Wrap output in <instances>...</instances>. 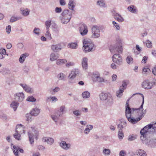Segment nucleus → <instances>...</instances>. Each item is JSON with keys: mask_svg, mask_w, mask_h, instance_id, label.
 <instances>
[{"mask_svg": "<svg viewBox=\"0 0 156 156\" xmlns=\"http://www.w3.org/2000/svg\"><path fill=\"white\" fill-rule=\"evenodd\" d=\"M38 131L36 130L34 127H31L30 130L28 132V136L29 138L30 142V144H32L34 143V134L35 136L37 133Z\"/></svg>", "mask_w": 156, "mask_h": 156, "instance_id": "8", "label": "nucleus"}, {"mask_svg": "<svg viewBox=\"0 0 156 156\" xmlns=\"http://www.w3.org/2000/svg\"><path fill=\"white\" fill-rule=\"evenodd\" d=\"M97 4L101 7H105V4L104 0H98L97 2Z\"/></svg>", "mask_w": 156, "mask_h": 156, "instance_id": "45", "label": "nucleus"}, {"mask_svg": "<svg viewBox=\"0 0 156 156\" xmlns=\"http://www.w3.org/2000/svg\"><path fill=\"white\" fill-rule=\"evenodd\" d=\"M74 65V63L73 62H68L66 64L67 67L69 68L71 66H73Z\"/></svg>", "mask_w": 156, "mask_h": 156, "instance_id": "59", "label": "nucleus"}, {"mask_svg": "<svg viewBox=\"0 0 156 156\" xmlns=\"http://www.w3.org/2000/svg\"><path fill=\"white\" fill-rule=\"evenodd\" d=\"M136 139V137L133 135H130L128 137V140L129 141H133Z\"/></svg>", "mask_w": 156, "mask_h": 156, "instance_id": "56", "label": "nucleus"}, {"mask_svg": "<svg viewBox=\"0 0 156 156\" xmlns=\"http://www.w3.org/2000/svg\"><path fill=\"white\" fill-rule=\"evenodd\" d=\"M32 115L30 113H27L26 115V120L28 121H31L33 119V118L32 117Z\"/></svg>", "mask_w": 156, "mask_h": 156, "instance_id": "42", "label": "nucleus"}, {"mask_svg": "<svg viewBox=\"0 0 156 156\" xmlns=\"http://www.w3.org/2000/svg\"><path fill=\"white\" fill-rule=\"evenodd\" d=\"M33 33L37 35H39L40 34V29L39 28H35L33 30Z\"/></svg>", "mask_w": 156, "mask_h": 156, "instance_id": "55", "label": "nucleus"}, {"mask_svg": "<svg viewBox=\"0 0 156 156\" xmlns=\"http://www.w3.org/2000/svg\"><path fill=\"white\" fill-rule=\"evenodd\" d=\"M94 47V43L91 41L84 39L83 41V49L85 52L91 51Z\"/></svg>", "mask_w": 156, "mask_h": 156, "instance_id": "4", "label": "nucleus"}, {"mask_svg": "<svg viewBox=\"0 0 156 156\" xmlns=\"http://www.w3.org/2000/svg\"><path fill=\"white\" fill-rule=\"evenodd\" d=\"M0 72L3 75L9 74L10 71L8 69L3 68L1 70Z\"/></svg>", "mask_w": 156, "mask_h": 156, "instance_id": "37", "label": "nucleus"}, {"mask_svg": "<svg viewBox=\"0 0 156 156\" xmlns=\"http://www.w3.org/2000/svg\"><path fill=\"white\" fill-rule=\"evenodd\" d=\"M88 59L87 58L84 57L83 58L82 61V64L83 69H86L87 68Z\"/></svg>", "mask_w": 156, "mask_h": 156, "instance_id": "28", "label": "nucleus"}, {"mask_svg": "<svg viewBox=\"0 0 156 156\" xmlns=\"http://www.w3.org/2000/svg\"><path fill=\"white\" fill-rule=\"evenodd\" d=\"M13 145V144H11V148H12V147H13V148L12 149V150L13 152L16 156H19V155L18 151H19L21 153H24V151L23 149L20 148L18 146H15V145H13V147H12Z\"/></svg>", "mask_w": 156, "mask_h": 156, "instance_id": "16", "label": "nucleus"}, {"mask_svg": "<svg viewBox=\"0 0 156 156\" xmlns=\"http://www.w3.org/2000/svg\"><path fill=\"white\" fill-rule=\"evenodd\" d=\"M119 138L120 140H122L124 137V134L122 130H119L118 134Z\"/></svg>", "mask_w": 156, "mask_h": 156, "instance_id": "50", "label": "nucleus"}, {"mask_svg": "<svg viewBox=\"0 0 156 156\" xmlns=\"http://www.w3.org/2000/svg\"><path fill=\"white\" fill-rule=\"evenodd\" d=\"M23 89L27 93H32L33 92V89L30 87L29 85L26 83H20V84Z\"/></svg>", "mask_w": 156, "mask_h": 156, "instance_id": "18", "label": "nucleus"}, {"mask_svg": "<svg viewBox=\"0 0 156 156\" xmlns=\"http://www.w3.org/2000/svg\"><path fill=\"white\" fill-rule=\"evenodd\" d=\"M73 114L76 116H80L81 115V113L78 110H76L73 111Z\"/></svg>", "mask_w": 156, "mask_h": 156, "instance_id": "58", "label": "nucleus"}, {"mask_svg": "<svg viewBox=\"0 0 156 156\" xmlns=\"http://www.w3.org/2000/svg\"><path fill=\"white\" fill-rule=\"evenodd\" d=\"M136 154L138 156H147L146 152L142 149L136 150Z\"/></svg>", "mask_w": 156, "mask_h": 156, "instance_id": "29", "label": "nucleus"}, {"mask_svg": "<svg viewBox=\"0 0 156 156\" xmlns=\"http://www.w3.org/2000/svg\"><path fill=\"white\" fill-rule=\"evenodd\" d=\"M92 78L93 81L94 82L106 83L107 81V80L101 77L100 74L98 72H94L93 73Z\"/></svg>", "mask_w": 156, "mask_h": 156, "instance_id": "6", "label": "nucleus"}, {"mask_svg": "<svg viewBox=\"0 0 156 156\" xmlns=\"http://www.w3.org/2000/svg\"><path fill=\"white\" fill-rule=\"evenodd\" d=\"M152 127V125L149 124L145 126L140 131V133L141 134L140 136V139L141 140H143L147 134V133L149 131V129H151Z\"/></svg>", "mask_w": 156, "mask_h": 156, "instance_id": "7", "label": "nucleus"}, {"mask_svg": "<svg viewBox=\"0 0 156 156\" xmlns=\"http://www.w3.org/2000/svg\"><path fill=\"white\" fill-rule=\"evenodd\" d=\"M7 83L10 86L12 85L14 83V80L12 79L9 80L7 81Z\"/></svg>", "mask_w": 156, "mask_h": 156, "instance_id": "63", "label": "nucleus"}, {"mask_svg": "<svg viewBox=\"0 0 156 156\" xmlns=\"http://www.w3.org/2000/svg\"><path fill=\"white\" fill-rule=\"evenodd\" d=\"M60 146L63 149L67 150L69 149L71 147V144L67 143L65 141H62L59 144Z\"/></svg>", "mask_w": 156, "mask_h": 156, "instance_id": "19", "label": "nucleus"}, {"mask_svg": "<svg viewBox=\"0 0 156 156\" xmlns=\"http://www.w3.org/2000/svg\"><path fill=\"white\" fill-rule=\"evenodd\" d=\"M19 105V103L15 101H12L10 104V106L12 108L14 111L16 110L18 106Z\"/></svg>", "mask_w": 156, "mask_h": 156, "instance_id": "35", "label": "nucleus"}, {"mask_svg": "<svg viewBox=\"0 0 156 156\" xmlns=\"http://www.w3.org/2000/svg\"><path fill=\"white\" fill-rule=\"evenodd\" d=\"M126 155V152L124 151H121L119 154V156H125Z\"/></svg>", "mask_w": 156, "mask_h": 156, "instance_id": "64", "label": "nucleus"}, {"mask_svg": "<svg viewBox=\"0 0 156 156\" xmlns=\"http://www.w3.org/2000/svg\"><path fill=\"white\" fill-rule=\"evenodd\" d=\"M60 90V88L58 87H56L55 88H51L49 89V92L52 94H54L58 92Z\"/></svg>", "mask_w": 156, "mask_h": 156, "instance_id": "32", "label": "nucleus"}, {"mask_svg": "<svg viewBox=\"0 0 156 156\" xmlns=\"http://www.w3.org/2000/svg\"><path fill=\"white\" fill-rule=\"evenodd\" d=\"M51 24V20H48L45 22V25L46 30H49V28L50 27Z\"/></svg>", "mask_w": 156, "mask_h": 156, "instance_id": "48", "label": "nucleus"}, {"mask_svg": "<svg viewBox=\"0 0 156 156\" xmlns=\"http://www.w3.org/2000/svg\"><path fill=\"white\" fill-rule=\"evenodd\" d=\"M110 94L108 93L102 92L99 94V97L101 100L105 101Z\"/></svg>", "mask_w": 156, "mask_h": 156, "instance_id": "24", "label": "nucleus"}, {"mask_svg": "<svg viewBox=\"0 0 156 156\" xmlns=\"http://www.w3.org/2000/svg\"><path fill=\"white\" fill-rule=\"evenodd\" d=\"M60 116L58 115L57 114L55 113V114L51 115V117L54 121L57 122L59 119V117Z\"/></svg>", "mask_w": 156, "mask_h": 156, "instance_id": "38", "label": "nucleus"}, {"mask_svg": "<svg viewBox=\"0 0 156 156\" xmlns=\"http://www.w3.org/2000/svg\"><path fill=\"white\" fill-rule=\"evenodd\" d=\"M59 57V54L55 52H52L50 55V60L51 61L53 62L56 60Z\"/></svg>", "mask_w": 156, "mask_h": 156, "instance_id": "21", "label": "nucleus"}, {"mask_svg": "<svg viewBox=\"0 0 156 156\" xmlns=\"http://www.w3.org/2000/svg\"><path fill=\"white\" fill-rule=\"evenodd\" d=\"M136 94L141 95L143 98L142 103L140 107L138 108H130L129 105V102H126V106L125 115L128 121L130 123L135 124L140 120L146 114V111L143 109L144 102V96L140 93H137L133 94L132 97Z\"/></svg>", "mask_w": 156, "mask_h": 156, "instance_id": "1", "label": "nucleus"}, {"mask_svg": "<svg viewBox=\"0 0 156 156\" xmlns=\"http://www.w3.org/2000/svg\"><path fill=\"white\" fill-rule=\"evenodd\" d=\"M76 3L74 0H69L68 5L69 8L72 10H73L75 7Z\"/></svg>", "mask_w": 156, "mask_h": 156, "instance_id": "30", "label": "nucleus"}, {"mask_svg": "<svg viewBox=\"0 0 156 156\" xmlns=\"http://www.w3.org/2000/svg\"><path fill=\"white\" fill-rule=\"evenodd\" d=\"M14 97L16 101H22L24 98V95L23 92H18L14 94Z\"/></svg>", "mask_w": 156, "mask_h": 156, "instance_id": "15", "label": "nucleus"}, {"mask_svg": "<svg viewBox=\"0 0 156 156\" xmlns=\"http://www.w3.org/2000/svg\"><path fill=\"white\" fill-rule=\"evenodd\" d=\"M127 85V84L126 81L124 80L122 81V86L120 87V88L123 89V90H124L125 89H126Z\"/></svg>", "mask_w": 156, "mask_h": 156, "instance_id": "54", "label": "nucleus"}, {"mask_svg": "<svg viewBox=\"0 0 156 156\" xmlns=\"http://www.w3.org/2000/svg\"><path fill=\"white\" fill-rule=\"evenodd\" d=\"M126 61L127 63L129 64H132L133 62V59L130 56H128L126 57Z\"/></svg>", "mask_w": 156, "mask_h": 156, "instance_id": "43", "label": "nucleus"}, {"mask_svg": "<svg viewBox=\"0 0 156 156\" xmlns=\"http://www.w3.org/2000/svg\"><path fill=\"white\" fill-rule=\"evenodd\" d=\"M110 51L111 53H113L115 52L122 53V46L120 45L114 46L112 48H110Z\"/></svg>", "mask_w": 156, "mask_h": 156, "instance_id": "17", "label": "nucleus"}, {"mask_svg": "<svg viewBox=\"0 0 156 156\" xmlns=\"http://www.w3.org/2000/svg\"><path fill=\"white\" fill-rule=\"evenodd\" d=\"M91 37L94 38H98L100 36L99 27L97 25H93L91 28Z\"/></svg>", "mask_w": 156, "mask_h": 156, "instance_id": "5", "label": "nucleus"}, {"mask_svg": "<svg viewBox=\"0 0 156 156\" xmlns=\"http://www.w3.org/2000/svg\"><path fill=\"white\" fill-rule=\"evenodd\" d=\"M146 45L147 48H151L152 46V44L150 41L147 40L146 41Z\"/></svg>", "mask_w": 156, "mask_h": 156, "instance_id": "57", "label": "nucleus"}, {"mask_svg": "<svg viewBox=\"0 0 156 156\" xmlns=\"http://www.w3.org/2000/svg\"><path fill=\"white\" fill-rule=\"evenodd\" d=\"M26 100L28 101L35 102L36 101V99L33 96H31L28 97Z\"/></svg>", "mask_w": 156, "mask_h": 156, "instance_id": "52", "label": "nucleus"}, {"mask_svg": "<svg viewBox=\"0 0 156 156\" xmlns=\"http://www.w3.org/2000/svg\"><path fill=\"white\" fill-rule=\"evenodd\" d=\"M79 70L78 69H75L74 70L71 72V73L69 74V83H73L74 82L72 81L76 77V76L79 73Z\"/></svg>", "mask_w": 156, "mask_h": 156, "instance_id": "14", "label": "nucleus"}, {"mask_svg": "<svg viewBox=\"0 0 156 156\" xmlns=\"http://www.w3.org/2000/svg\"><path fill=\"white\" fill-rule=\"evenodd\" d=\"M112 24L114 27L115 28L116 30H119L120 29V27L118 23L114 21L112 22Z\"/></svg>", "mask_w": 156, "mask_h": 156, "instance_id": "53", "label": "nucleus"}, {"mask_svg": "<svg viewBox=\"0 0 156 156\" xmlns=\"http://www.w3.org/2000/svg\"><path fill=\"white\" fill-rule=\"evenodd\" d=\"M111 151L108 149H104L103 150V153L105 155H109L110 154Z\"/></svg>", "mask_w": 156, "mask_h": 156, "instance_id": "49", "label": "nucleus"}, {"mask_svg": "<svg viewBox=\"0 0 156 156\" xmlns=\"http://www.w3.org/2000/svg\"><path fill=\"white\" fill-rule=\"evenodd\" d=\"M113 61L117 65L120 66L122 64V57L119 54H114L112 57Z\"/></svg>", "mask_w": 156, "mask_h": 156, "instance_id": "10", "label": "nucleus"}, {"mask_svg": "<svg viewBox=\"0 0 156 156\" xmlns=\"http://www.w3.org/2000/svg\"><path fill=\"white\" fill-rule=\"evenodd\" d=\"M49 30H46L45 33V36L48 39L50 40L52 39V37Z\"/></svg>", "mask_w": 156, "mask_h": 156, "instance_id": "46", "label": "nucleus"}, {"mask_svg": "<svg viewBox=\"0 0 156 156\" xmlns=\"http://www.w3.org/2000/svg\"><path fill=\"white\" fill-rule=\"evenodd\" d=\"M42 141L44 142H46L48 144H52L54 142V139L49 137H44L42 139Z\"/></svg>", "mask_w": 156, "mask_h": 156, "instance_id": "23", "label": "nucleus"}, {"mask_svg": "<svg viewBox=\"0 0 156 156\" xmlns=\"http://www.w3.org/2000/svg\"><path fill=\"white\" fill-rule=\"evenodd\" d=\"M151 72L150 69L147 67H144L143 69L142 73L143 74H147Z\"/></svg>", "mask_w": 156, "mask_h": 156, "instance_id": "41", "label": "nucleus"}, {"mask_svg": "<svg viewBox=\"0 0 156 156\" xmlns=\"http://www.w3.org/2000/svg\"><path fill=\"white\" fill-rule=\"evenodd\" d=\"M106 105L108 106L112 105L113 103V99L111 95H110L105 101Z\"/></svg>", "mask_w": 156, "mask_h": 156, "instance_id": "22", "label": "nucleus"}, {"mask_svg": "<svg viewBox=\"0 0 156 156\" xmlns=\"http://www.w3.org/2000/svg\"><path fill=\"white\" fill-rule=\"evenodd\" d=\"M21 19V17H20L12 16L11 17L10 21L11 22L13 23Z\"/></svg>", "mask_w": 156, "mask_h": 156, "instance_id": "44", "label": "nucleus"}, {"mask_svg": "<svg viewBox=\"0 0 156 156\" xmlns=\"http://www.w3.org/2000/svg\"><path fill=\"white\" fill-rule=\"evenodd\" d=\"M60 16L61 23L63 24H66L69 22L72 16V12L68 9L64 10L61 14Z\"/></svg>", "mask_w": 156, "mask_h": 156, "instance_id": "2", "label": "nucleus"}, {"mask_svg": "<svg viewBox=\"0 0 156 156\" xmlns=\"http://www.w3.org/2000/svg\"><path fill=\"white\" fill-rule=\"evenodd\" d=\"M55 11L56 13H60L62 11V9L61 7H57L55 8Z\"/></svg>", "mask_w": 156, "mask_h": 156, "instance_id": "60", "label": "nucleus"}, {"mask_svg": "<svg viewBox=\"0 0 156 156\" xmlns=\"http://www.w3.org/2000/svg\"><path fill=\"white\" fill-rule=\"evenodd\" d=\"M69 48L72 49L76 48L77 47V44L76 43H72L69 44L68 45Z\"/></svg>", "mask_w": 156, "mask_h": 156, "instance_id": "40", "label": "nucleus"}, {"mask_svg": "<svg viewBox=\"0 0 156 156\" xmlns=\"http://www.w3.org/2000/svg\"><path fill=\"white\" fill-rule=\"evenodd\" d=\"M66 107L64 105H62L55 111V114L59 116H61L65 111Z\"/></svg>", "mask_w": 156, "mask_h": 156, "instance_id": "20", "label": "nucleus"}, {"mask_svg": "<svg viewBox=\"0 0 156 156\" xmlns=\"http://www.w3.org/2000/svg\"><path fill=\"white\" fill-rule=\"evenodd\" d=\"M65 47V45L63 42H60L55 44H53L51 46L52 50L55 52H58L62 49Z\"/></svg>", "mask_w": 156, "mask_h": 156, "instance_id": "9", "label": "nucleus"}, {"mask_svg": "<svg viewBox=\"0 0 156 156\" xmlns=\"http://www.w3.org/2000/svg\"><path fill=\"white\" fill-rule=\"evenodd\" d=\"M58 77L59 79L60 80H64L66 78V76L63 73H59Z\"/></svg>", "mask_w": 156, "mask_h": 156, "instance_id": "47", "label": "nucleus"}, {"mask_svg": "<svg viewBox=\"0 0 156 156\" xmlns=\"http://www.w3.org/2000/svg\"><path fill=\"white\" fill-rule=\"evenodd\" d=\"M93 128V126L91 125H88L87 126V127L84 130V132L86 134H88Z\"/></svg>", "mask_w": 156, "mask_h": 156, "instance_id": "34", "label": "nucleus"}, {"mask_svg": "<svg viewBox=\"0 0 156 156\" xmlns=\"http://www.w3.org/2000/svg\"><path fill=\"white\" fill-rule=\"evenodd\" d=\"M154 84V82H150L148 80H147L144 81L142 82V87L145 89L149 90L151 89Z\"/></svg>", "mask_w": 156, "mask_h": 156, "instance_id": "13", "label": "nucleus"}, {"mask_svg": "<svg viewBox=\"0 0 156 156\" xmlns=\"http://www.w3.org/2000/svg\"><path fill=\"white\" fill-rule=\"evenodd\" d=\"M20 10L21 14L24 16H27L29 14L30 10L27 8L23 9L21 8H20Z\"/></svg>", "mask_w": 156, "mask_h": 156, "instance_id": "27", "label": "nucleus"}, {"mask_svg": "<svg viewBox=\"0 0 156 156\" xmlns=\"http://www.w3.org/2000/svg\"><path fill=\"white\" fill-rule=\"evenodd\" d=\"M79 30L81 35L82 36L86 35L88 31L87 26L83 23H80L79 25Z\"/></svg>", "mask_w": 156, "mask_h": 156, "instance_id": "12", "label": "nucleus"}, {"mask_svg": "<svg viewBox=\"0 0 156 156\" xmlns=\"http://www.w3.org/2000/svg\"><path fill=\"white\" fill-rule=\"evenodd\" d=\"M82 96L83 98H87L90 97V94L87 91H85L82 93Z\"/></svg>", "mask_w": 156, "mask_h": 156, "instance_id": "36", "label": "nucleus"}, {"mask_svg": "<svg viewBox=\"0 0 156 156\" xmlns=\"http://www.w3.org/2000/svg\"><path fill=\"white\" fill-rule=\"evenodd\" d=\"M28 56V54L27 53L21 55L19 58V62L21 63H23L24 62L26 58Z\"/></svg>", "mask_w": 156, "mask_h": 156, "instance_id": "31", "label": "nucleus"}, {"mask_svg": "<svg viewBox=\"0 0 156 156\" xmlns=\"http://www.w3.org/2000/svg\"><path fill=\"white\" fill-rule=\"evenodd\" d=\"M141 140L143 141L144 144L151 147H154L156 144V139L148 140L146 138V137H145L143 140Z\"/></svg>", "mask_w": 156, "mask_h": 156, "instance_id": "11", "label": "nucleus"}, {"mask_svg": "<svg viewBox=\"0 0 156 156\" xmlns=\"http://www.w3.org/2000/svg\"><path fill=\"white\" fill-rule=\"evenodd\" d=\"M124 91V90L120 88H119V90L116 92V94L117 97L119 98L121 97L122 95V94Z\"/></svg>", "mask_w": 156, "mask_h": 156, "instance_id": "39", "label": "nucleus"}, {"mask_svg": "<svg viewBox=\"0 0 156 156\" xmlns=\"http://www.w3.org/2000/svg\"><path fill=\"white\" fill-rule=\"evenodd\" d=\"M50 98L51 99L52 102H56L58 100L57 98L55 96L52 97Z\"/></svg>", "mask_w": 156, "mask_h": 156, "instance_id": "61", "label": "nucleus"}, {"mask_svg": "<svg viewBox=\"0 0 156 156\" xmlns=\"http://www.w3.org/2000/svg\"><path fill=\"white\" fill-rule=\"evenodd\" d=\"M24 126L21 124L17 125L16 129V133L14 134L15 138L18 140L21 139V134L25 133Z\"/></svg>", "mask_w": 156, "mask_h": 156, "instance_id": "3", "label": "nucleus"}, {"mask_svg": "<svg viewBox=\"0 0 156 156\" xmlns=\"http://www.w3.org/2000/svg\"><path fill=\"white\" fill-rule=\"evenodd\" d=\"M127 9L129 11L132 12H134L136 11V9L134 8V6L133 5L128 6Z\"/></svg>", "mask_w": 156, "mask_h": 156, "instance_id": "51", "label": "nucleus"}, {"mask_svg": "<svg viewBox=\"0 0 156 156\" xmlns=\"http://www.w3.org/2000/svg\"><path fill=\"white\" fill-rule=\"evenodd\" d=\"M113 16L114 18L119 22H122L124 20L123 18L118 13H114Z\"/></svg>", "mask_w": 156, "mask_h": 156, "instance_id": "25", "label": "nucleus"}, {"mask_svg": "<svg viewBox=\"0 0 156 156\" xmlns=\"http://www.w3.org/2000/svg\"><path fill=\"white\" fill-rule=\"evenodd\" d=\"M6 30L7 33L9 34L11 30V27L10 25H8L6 28Z\"/></svg>", "mask_w": 156, "mask_h": 156, "instance_id": "62", "label": "nucleus"}, {"mask_svg": "<svg viewBox=\"0 0 156 156\" xmlns=\"http://www.w3.org/2000/svg\"><path fill=\"white\" fill-rule=\"evenodd\" d=\"M66 62L67 60L66 59H58L56 61V63L58 65L62 66Z\"/></svg>", "mask_w": 156, "mask_h": 156, "instance_id": "33", "label": "nucleus"}, {"mask_svg": "<svg viewBox=\"0 0 156 156\" xmlns=\"http://www.w3.org/2000/svg\"><path fill=\"white\" fill-rule=\"evenodd\" d=\"M40 113V109L37 108H34L31 111L30 113L34 116H37Z\"/></svg>", "mask_w": 156, "mask_h": 156, "instance_id": "26", "label": "nucleus"}]
</instances>
